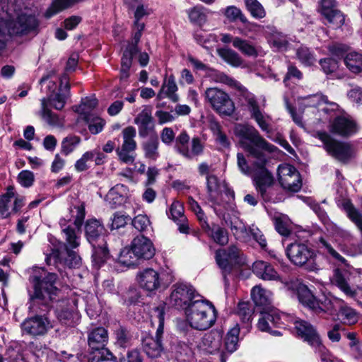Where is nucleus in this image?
Here are the masks:
<instances>
[{"mask_svg": "<svg viewBox=\"0 0 362 362\" xmlns=\"http://www.w3.org/2000/svg\"><path fill=\"white\" fill-rule=\"evenodd\" d=\"M234 132L240 138V146L247 153V158L241 153L237 154L239 170L252 178L256 190L264 201H272L271 187L274 178L267 165L270 159L269 154L275 152L277 148L267 142L252 126L237 124Z\"/></svg>", "mask_w": 362, "mask_h": 362, "instance_id": "f257e3e1", "label": "nucleus"}, {"mask_svg": "<svg viewBox=\"0 0 362 362\" xmlns=\"http://www.w3.org/2000/svg\"><path fill=\"white\" fill-rule=\"evenodd\" d=\"M40 21L36 12L21 8L14 0L0 6V52L6 47L8 37H23L38 31Z\"/></svg>", "mask_w": 362, "mask_h": 362, "instance_id": "f03ea898", "label": "nucleus"}, {"mask_svg": "<svg viewBox=\"0 0 362 362\" xmlns=\"http://www.w3.org/2000/svg\"><path fill=\"white\" fill-rule=\"evenodd\" d=\"M71 216L74 218V226H66V219H61L59 224L62 226V231L65 235V239L67 245L62 251L58 250H53L52 252L47 255L45 261L47 264H62L69 268L76 267L79 265L81 262V257L76 254V252L71 250L68 247L71 249L76 248L80 245V229L85 218V206L83 204L75 206L71 210Z\"/></svg>", "mask_w": 362, "mask_h": 362, "instance_id": "7ed1b4c3", "label": "nucleus"}, {"mask_svg": "<svg viewBox=\"0 0 362 362\" xmlns=\"http://www.w3.org/2000/svg\"><path fill=\"white\" fill-rule=\"evenodd\" d=\"M56 279L55 274L47 273L42 268L35 269V274L30 277L34 286V293L30 296L29 306L33 313L44 312L48 309L49 302L54 300L58 293L54 285Z\"/></svg>", "mask_w": 362, "mask_h": 362, "instance_id": "20e7f679", "label": "nucleus"}, {"mask_svg": "<svg viewBox=\"0 0 362 362\" xmlns=\"http://www.w3.org/2000/svg\"><path fill=\"white\" fill-rule=\"evenodd\" d=\"M187 321L189 325L199 330L210 328L216 320L214 306L207 301L194 300L185 310Z\"/></svg>", "mask_w": 362, "mask_h": 362, "instance_id": "39448f33", "label": "nucleus"}, {"mask_svg": "<svg viewBox=\"0 0 362 362\" xmlns=\"http://www.w3.org/2000/svg\"><path fill=\"white\" fill-rule=\"evenodd\" d=\"M289 260L298 267L304 266L309 271L318 269L315 262V252L304 243L295 242L289 244L286 249Z\"/></svg>", "mask_w": 362, "mask_h": 362, "instance_id": "423d86ee", "label": "nucleus"}, {"mask_svg": "<svg viewBox=\"0 0 362 362\" xmlns=\"http://www.w3.org/2000/svg\"><path fill=\"white\" fill-rule=\"evenodd\" d=\"M316 136L322 142L327 153L339 161L347 163L354 157V149L349 143L337 141L325 132H318Z\"/></svg>", "mask_w": 362, "mask_h": 362, "instance_id": "0eeeda50", "label": "nucleus"}, {"mask_svg": "<svg viewBox=\"0 0 362 362\" xmlns=\"http://www.w3.org/2000/svg\"><path fill=\"white\" fill-rule=\"evenodd\" d=\"M175 151L187 160H192L204 153V144L199 137H190L186 131H182L176 137Z\"/></svg>", "mask_w": 362, "mask_h": 362, "instance_id": "6e6552de", "label": "nucleus"}, {"mask_svg": "<svg viewBox=\"0 0 362 362\" xmlns=\"http://www.w3.org/2000/svg\"><path fill=\"white\" fill-rule=\"evenodd\" d=\"M204 97L206 101L218 114L230 116L233 113V102L223 90L218 88H208L205 90Z\"/></svg>", "mask_w": 362, "mask_h": 362, "instance_id": "1a4fd4ad", "label": "nucleus"}, {"mask_svg": "<svg viewBox=\"0 0 362 362\" xmlns=\"http://www.w3.org/2000/svg\"><path fill=\"white\" fill-rule=\"evenodd\" d=\"M136 280L140 288L150 294H153L160 288L168 286L163 274L152 268H146L139 272Z\"/></svg>", "mask_w": 362, "mask_h": 362, "instance_id": "9d476101", "label": "nucleus"}, {"mask_svg": "<svg viewBox=\"0 0 362 362\" xmlns=\"http://www.w3.org/2000/svg\"><path fill=\"white\" fill-rule=\"evenodd\" d=\"M289 318L285 313H281L276 309H271L261 313L257 327L262 332H267L274 336H278L281 334V332L274 330L273 328L284 327L286 325V321H288Z\"/></svg>", "mask_w": 362, "mask_h": 362, "instance_id": "9b49d317", "label": "nucleus"}, {"mask_svg": "<svg viewBox=\"0 0 362 362\" xmlns=\"http://www.w3.org/2000/svg\"><path fill=\"white\" fill-rule=\"evenodd\" d=\"M194 289L188 284L177 283L173 286L169 304L177 309H186L194 298Z\"/></svg>", "mask_w": 362, "mask_h": 362, "instance_id": "f8f14e48", "label": "nucleus"}, {"mask_svg": "<svg viewBox=\"0 0 362 362\" xmlns=\"http://www.w3.org/2000/svg\"><path fill=\"white\" fill-rule=\"evenodd\" d=\"M279 181L282 187L290 192H298L302 186L300 176L296 168L289 164H282L278 168Z\"/></svg>", "mask_w": 362, "mask_h": 362, "instance_id": "ddd939ff", "label": "nucleus"}, {"mask_svg": "<svg viewBox=\"0 0 362 362\" xmlns=\"http://www.w3.org/2000/svg\"><path fill=\"white\" fill-rule=\"evenodd\" d=\"M23 206V199L16 195L13 187H8L6 192L0 196V216L3 218L17 213Z\"/></svg>", "mask_w": 362, "mask_h": 362, "instance_id": "4468645a", "label": "nucleus"}, {"mask_svg": "<svg viewBox=\"0 0 362 362\" xmlns=\"http://www.w3.org/2000/svg\"><path fill=\"white\" fill-rule=\"evenodd\" d=\"M52 327L45 315H36L25 320L21 324L23 332L35 337L45 334Z\"/></svg>", "mask_w": 362, "mask_h": 362, "instance_id": "2eb2a0df", "label": "nucleus"}, {"mask_svg": "<svg viewBox=\"0 0 362 362\" xmlns=\"http://www.w3.org/2000/svg\"><path fill=\"white\" fill-rule=\"evenodd\" d=\"M240 251L235 246H230L228 250H218L216 252L215 259L219 268L222 270L224 279L226 275L230 272L233 266L239 263Z\"/></svg>", "mask_w": 362, "mask_h": 362, "instance_id": "dca6fc26", "label": "nucleus"}, {"mask_svg": "<svg viewBox=\"0 0 362 362\" xmlns=\"http://www.w3.org/2000/svg\"><path fill=\"white\" fill-rule=\"evenodd\" d=\"M329 130L331 133L348 137L358 131V127L354 120L349 116H337L329 124Z\"/></svg>", "mask_w": 362, "mask_h": 362, "instance_id": "f3484780", "label": "nucleus"}, {"mask_svg": "<svg viewBox=\"0 0 362 362\" xmlns=\"http://www.w3.org/2000/svg\"><path fill=\"white\" fill-rule=\"evenodd\" d=\"M60 85L57 92L49 94L47 98V105H50L56 110H61L66 104L69 96L70 84L67 74H63L59 78Z\"/></svg>", "mask_w": 362, "mask_h": 362, "instance_id": "a211bd4d", "label": "nucleus"}, {"mask_svg": "<svg viewBox=\"0 0 362 362\" xmlns=\"http://www.w3.org/2000/svg\"><path fill=\"white\" fill-rule=\"evenodd\" d=\"M240 327L236 324L230 328L222 342V353L220 356L221 362H226L228 356L234 353L239 346V334Z\"/></svg>", "mask_w": 362, "mask_h": 362, "instance_id": "6ab92c4d", "label": "nucleus"}, {"mask_svg": "<svg viewBox=\"0 0 362 362\" xmlns=\"http://www.w3.org/2000/svg\"><path fill=\"white\" fill-rule=\"evenodd\" d=\"M131 250L137 258L149 259L155 255V247L150 239L138 235L132 242Z\"/></svg>", "mask_w": 362, "mask_h": 362, "instance_id": "aec40b11", "label": "nucleus"}, {"mask_svg": "<svg viewBox=\"0 0 362 362\" xmlns=\"http://www.w3.org/2000/svg\"><path fill=\"white\" fill-rule=\"evenodd\" d=\"M134 124L138 126L139 136L143 138L146 137L154 128L152 107L143 106L141 111L134 118Z\"/></svg>", "mask_w": 362, "mask_h": 362, "instance_id": "412c9836", "label": "nucleus"}, {"mask_svg": "<svg viewBox=\"0 0 362 362\" xmlns=\"http://www.w3.org/2000/svg\"><path fill=\"white\" fill-rule=\"evenodd\" d=\"M296 332L312 346H320V337L315 329L308 322L296 320L293 322Z\"/></svg>", "mask_w": 362, "mask_h": 362, "instance_id": "4be33fe9", "label": "nucleus"}, {"mask_svg": "<svg viewBox=\"0 0 362 362\" xmlns=\"http://www.w3.org/2000/svg\"><path fill=\"white\" fill-rule=\"evenodd\" d=\"M344 304V301L333 296H325L317 300V305H315L313 311L318 314L327 313L333 315L337 313L339 308Z\"/></svg>", "mask_w": 362, "mask_h": 362, "instance_id": "5701e85b", "label": "nucleus"}, {"mask_svg": "<svg viewBox=\"0 0 362 362\" xmlns=\"http://www.w3.org/2000/svg\"><path fill=\"white\" fill-rule=\"evenodd\" d=\"M207 191H208V200L212 204L216 213H222L221 209L218 206L222 205L220 197L222 196L221 186L218 182L217 177L213 175H207L206 177Z\"/></svg>", "mask_w": 362, "mask_h": 362, "instance_id": "b1692460", "label": "nucleus"}, {"mask_svg": "<svg viewBox=\"0 0 362 362\" xmlns=\"http://www.w3.org/2000/svg\"><path fill=\"white\" fill-rule=\"evenodd\" d=\"M253 273L264 281H281V277L274 267L267 262L259 260L252 265Z\"/></svg>", "mask_w": 362, "mask_h": 362, "instance_id": "393cba45", "label": "nucleus"}, {"mask_svg": "<svg viewBox=\"0 0 362 362\" xmlns=\"http://www.w3.org/2000/svg\"><path fill=\"white\" fill-rule=\"evenodd\" d=\"M169 218L173 220L178 226L180 233L187 234L189 233L187 220L184 215V207L181 202L175 201L171 204L169 211L167 212Z\"/></svg>", "mask_w": 362, "mask_h": 362, "instance_id": "a878e982", "label": "nucleus"}, {"mask_svg": "<svg viewBox=\"0 0 362 362\" xmlns=\"http://www.w3.org/2000/svg\"><path fill=\"white\" fill-rule=\"evenodd\" d=\"M349 274L346 271L337 269L331 278L332 283L337 286L345 295L354 297L356 295V290L349 284Z\"/></svg>", "mask_w": 362, "mask_h": 362, "instance_id": "bb28decb", "label": "nucleus"}, {"mask_svg": "<svg viewBox=\"0 0 362 362\" xmlns=\"http://www.w3.org/2000/svg\"><path fill=\"white\" fill-rule=\"evenodd\" d=\"M107 341V331L103 327L93 329L88 334V343L93 351H96L105 346Z\"/></svg>", "mask_w": 362, "mask_h": 362, "instance_id": "cd10ccee", "label": "nucleus"}, {"mask_svg": "<svg viewBox=\"0 0 362 362\" xmlns=\"http://www.w3.org/2000/svg\"><path fill=\"white\" fill-rule=\"evenodd\" d=\"M177 86L173 76H170L162 84L160 91L157 94V99L162 100L165 98H169L172 102L176 103L179 100V96L176 93Z\"/></svg>", "mask_w": 362, "mask_h": 362, "instance_id": "c85d7f7f", "label": "nucleus"}, {"mask_svg": "<svg viewBox=\"0 0 362 362\" xmlns=\"http://www.w3.org/2000/svg\"><path fill=\"white\" fill-rule=\"evenodd\" d=\"M202 228L216 243L224 245L228 242L227 231L218 225L210 227L206 220L202 223Z\"/></svg>", "mask_w": 362, "mask_h": 362, "instance_id": "c756f323", "label": "nucleus"}, {"mask_svg": "<svg viewBox=\"0 0 362 362\" xmlns=\"http://www.w3.org/2000/svg\"><path fill=\"white\" fill-rule=\"evenodd\" d=\"M85 232L88 241L91 245H93L103 234L104 227L100 221L95 218H91L88 220L86 223Z\"/></svg>", "mask_w": 362, "mask_h": 362, "instance_id": "7c9ffc66", "label": "nucleus"}, {"mask_svg": "<svg viewBox=\"0 0 362 362\" xmlns=\"http://www.w3.org/2000/svg\"><path fill=\"white\" fill-rule=\"evenodd\" d=\"M67 302H62L59 308H57V317L62 324L67 326H73L78 320V314L74 311V306L64 308L67 305Z\"/></svg>", "mask_w": 362, "mask_h": 362, "instance_id": "2f4dec72", "label": "nucleus"}, {"mask_svg": "<svg viewBox=\"0 0 362 362\" xmlns=\"http://www.w3.org/2000/svg\"><path fill=\"white\" fill-rule=\"evenodd\" d=\"M142 348L148 357L157 358L163 351L161 340L152 336H146L142 340Z\"/></svg>", "mask_w": 362, "mask_h": 362, "instance_id": "473e14b6", "label": "nucleus"}, {"mask_svg": "<svg viewBox=\"0 0 362 362\" xmlns=\"http://www.w3.org/2000/svg\"><path fill=\"white\" fill-rule=\"evenodd\" d=\"M251 298L257 306H267L272 303V293L261 285H257L251 290Z\"/></svg>", "mask_w": 362, "mask_h": 362, "instance_id": "72a5a7b5", "label": "nucleus"}, {"mask_svg": "<svg viewBox=\"0 0 362 362\" xmlns=\"http://www.w3.org/2000/svg\"><path fill=\"white\" fill-rule=\"evenodd\" d=\"M127 192L128 189L125 185L122 184H117L111 188L107 194L106 201L112 207H116L124 202V197L127 194Z\"/></svg>", "mask_w": 362, "mask_h": 362, "instance_id": "f704fd0d", "label": "nucleus"}, {"mask_svg": "<svg viewBox=\"0 0 362 362\" xmlns=\"http://www.w3.org/2000/svg\"><path fill=\"white\" fill-rule=\"evenodd\" d=\"M40 115L42 119L45 120L49 126L62 127L64 121L57 114L50 110L47 105V99H41V110Z\"/></svg>", "mask_w": 362, "mask_h": 362, "instance_id": "c9c22d12", "label": "nucleus"}, {"mask_svg": "<svg viewBox=\"0 0 362 362\" xmlns=\"http://www.w3.org/2000/svg\"><path fill=\"white\" fill-rule=\"evenodd\" d=\"M221 339V334L217 332L206 334L204 338V344L208 352L212 354L219 353L221 356L222 353Z\"/></svg>", "mask_w": 362, "mask_h": 362, "instance_id": "e433bc0d", "label": "nucleus"}, {"mask_svg": "<svg viewBox=\"0 0 362 362\" xmlns=\"http://www.w3.org/2000/svg\"><path fill=\"white\" fill-rule=\"evenodd\" d=\"M344 62L353 74H362V52H351L346 54Z\"/></svg>", "mask_w": 362, "mask_h": 362, "instance_id": "4c0bfd02", "label": "nucleus"}, {"mask_svg": "<svg viewBox=\"0 0 362 362\" xmlns=\"http://www.w3.org/2000/svg\"><path fill=\"white\" fill-rule=\"evenodd\" d=\"M249 105L252 117L255 119L256 122L262 131L269 132L270 130L269 124L267 121L269 119V117H265L261 112L257 103L254 100H250Z\"/></svg>", "mask_w": 362, "mask_h": 362, "instance_id": "58836bf2", "label": "nucleus"}, {"mask_svg": "<svg viewBox=\"0 0 362 362\" xmlns=\"http://www.w3.org/2000/svg\"><path fill=\"white\" fill-rule=\"evenodd\" d=\"M296 291L298 300L313 310L315 305H317V299L308 288L300 284L296 287Z\"/></svg>", "mask_w": 362, "mask_h": 362, "instance_id": "ea45409f", "label": "nucleus"}, {"mask_svg": "<svg viewBox=\"0 0 362 362\" xmlns=\"http://www.w3.org/2000/svg\"><path fill=\"white\" fill-rule=\"evenodd\" d=\"M93 247V254L92 255L93 262L96 267H100L108 258L109 252L106 247V241L102 238L101 244L97 246L92 245Z\"/></svg>", "mask_w": 362, "mask_h": 362, "instance_id": "a19ab883", "label": "nucleus"}, {"mask_svg": "<svg viewBox=\"0 0 362 362\" xmlns=\"http://www.w3.org/2000/svg\"><path fill=\"white\" fill-rule=\"evenodd\" d=\"M218 214L223 216L226 225L230 226L232 233L236 238H241L244 236L246 229L241 220L235 216L228 217L223 211L221 214Z\"/></svg>", "mask_w": 362, "mask_h": 362, "instance_id": "79ce46f5", "label": "nucleus"}, {"mask_svg": "<svg viewBox=\"0 0 362 362\" xmlns=\"http://www.w3.org/2000/svg\"><path fill=\"white\" fill-rule=\"evenodd\" d=\"M218 54L226 63L233 66L238 67L244 64V60L239 54L231 49H218Z\"/></svg>", "mask_w": 362, "mask_h": 362, "instance_id": "37998d69", "label": "nucleus"}, {"mask_svg": "<svg viewBox=\"0 0 362 362\" xmlns=\"http://www.w3.org/2000/svg\"><path fill=\"white\" fill-rule=\"evenodd\" d=\"M233 47L247 57H257L258 56V49L249 41L240 37H235L234 38Z\"/></svg>", "mask_w": 362, "mask_h": 362, "instance_id": "c03bdc74", "label": "nucleus"}, {"mask_svg": "<svg viewBox=\"0 0 362 362\" xmlns=\"http://www.w3.org/2000/svg\"><path fill=\"white\" fill-rule=\"evenodd\" d=\"M338 311L339 319L344 324L354 325L358 320V313L352 308L344 305V303L339 308Z\"/></svg>", "mask_w": 362, "mask_h": 362, "instance_id": "a18cd8bd", "label": "nucleus"}, {"mask_svg": "<svg viewBox=\"0 0 362 362\" xmlns=\"http://www.w3.org/2000/svg\"><path fill=\"white\" fill-rule=\"evenodd\" d=\"M342 206L348 217L356 224L362 234V214L349 200L344 201Z\"/></svg>", "mask_w": 362, "mask_h": 362, "instance_id": "49530a36", "label": "nucleus"}, {"mask_svg": "<svg viewBox=\"0 0 362 362\" xmlns=\"http://www.w3.org/2000/svg\"><path fill=\"white\" fill-rule=\"evenodd\" d=\"M123 143L120 148L134 151L136 148V142L134 140L136 136V129L129 126L122 130Z\"/></svg>", "mask_w": 362, "mask_h": 362, "instance_id": "de8ad7c7", "label": "nucleus"}, {"mask_svg": "<svg viewBox=\"0 0 362 362\" xmlns=\"http://www.w3.org/2000/svg\"><path fill=\"white\" fill-rule=\"evenodd\" d=\"M276 231L284 236L289 235L291 230V221L286 215L280 214L274 218Z\"/></svg>", "mask_w": 362, "mask_h": 362, "instance_id": "09e8293b", "label": "nucleus"}, {"mask_svg": "<svg viewBox=\"0 0 362 362\" xmlns=\"http://www.w3.org/2000/svg\"><path fill=\"white\" fill-rule=\"evenodd\" d=\"M237 314L245 325V328L248 329L250 326V321L253 314V308L248 302H240L238 305Z\"/></svg>", "mask_w": 362, "mask_h": 362, "instance_id": "8fccbe9b", "label": "nucleus"}, {"mask_svg": "<svg viewBox=\"0 0 362 362\" xmlns=\"http://www.w3.org/2000/svg\"><path fill=\"white\" fill-rule=\"evenodd\" d=\"M159 142L157 138H151L142 144L144 156L146 158L156 160L159 157Z\"/></svg>", "mask_w": 362, "mask_h": 362, "instance_id": "3c124183", "label": "nucleus"}, {"mask_svg": "<svg viewBox=\"0 0 362 362\" xmlns=\"http://www.w3.org/2000/svg\"><path fill=\"white\" fill-rule=\"evenodd\" d=\"M57 80L56 71L54 70L49 71L47 75L42 76L40 80L42 87L45 86L47 89V96L58 91L59 86L58 87L57 84Z\"/></svg>", "mask_w": 362, "mask_h": 362, "instance_id": "603ef678", "label": "nucleus"}, {"mask_svg": "<svg viewBox=\"0 0 362 362\" xmlns=\"http://www.w3.org/2000/svg\"><path fill=\"white\" fill-rule=\"evenodd\" d=\"M83 119L92 134H98L101 132L105 124V121L103 119L95 115H87L83 117Z\"/></svg>", "mask_w": 362, "mask_h": 362, "instance_id": "864d4df0", "label": "nucleus"}, {"mask_svg": "<svg viewBox=\"0 0 362 362\" xmlns=\"http://www.w3.org/2000/svg\"><path fill=\"white\" fill-rule=\"evenodd\" d=\"M98 105V100L94 96L86 97L81 100V104L76 107V112L84 117L87 115H90V112L96 107Z\"/></svg>", "mask_w": 362, "mask_h": 362, "instance_id": "5fc2aeb1", "label": "nucleus"}, {"mask_svg": "<svg viewBox=\"0 0 362 362\" xmlns=\"http://www.w3.org/2000/svg\"><path fill=\"white\" fill-rule=\"evenodd\" d=\"M327 96L321 93H317L301 98L300 100L301 103L305 106L315 107L320 109L323 105V103L327 102Z\"/></svg>", "mask_w": 362, "mask_h": 362, "instance_id": "6e6d98bb", "label": "nucleus"}, {"mask_svg": "<svg viewBox=\"0 0 362 362\" xmlns=\"http://www.w3.org/2000/svg\"><path fill=\"white\" fill-rule=\"evenodd\" d=\"M153 322H157L158 324L156 336L154 338H158L161 340L162 335L163 334V326H164V310L163 307H156L153 310Z\"/></svg>", "mask_w": 362, "mask_h": 362, "instance_id": "4d7b16f0", "label": "nucleus"}, {"mask_svg": "<svg viewBox=\"0 0 362 362\" xmlns=\"http://www.w3.org/2000/svg\"><path fill=\"white\" fill-rule=\"evenodd\" d=\"M319 112L321 115H323L325 119H328L329 117L339 116L338 114L340 113V109L336 103L329 102L327 98V102L323 103V105L320 107L319 109Z\"/></svg>", "mask_w": 362, "mask_h": 362, "instance_id": "13d9d810", "label": "nucleus"}, {"mask_svg": "<svg viewBox=\"0 0 362 362\" xmlns=\"http://www.w3.org/2000/svg\"><path fill=\"white\" fill-rule=\"evenodd\" d=\"M81 139L77 136H69L65 137L62 142V153L67 156L74 151L80 144Z\"/></svg>", "mask_w": 362, "mask_h": 362, "instance_id": "bf43d9fd", "label": "nucleus"}, {"mask_svg": "<svg viewBox=\"0 0 362 362\" xmlns=\"http://www.w3.org/2000/svg\"><path fill=\"white\" fill-rule=\"evenodd\" d=\"M116 344L121 347H126L130 344L132 336L129 332L123 327H119L115 331Z\"/></svg>", "mask_w": 362, "mask_h": 362, "instance_id": "052dcab7", "label": "nucleus"}, {"mask_svg": "<svg viewBox=\"0 0 362 362\" xmlns=\"http://www.w3.org/2000/svg\"><path fill=\"white\" fill-rule=\"evenodd\" d=\"M246 7L251 15L255 18H262L265 16V11L257 0H245Z\"/></svg>", "mask_w": 362, "mask_h": 362, "instance_id": "680f3d73", "label": "nucleus"}, {"mask_svg": "<svg viewBox=\"0 0 362 362\" xmlns=\"http://www.w3.org/2000/svg\"><path fill=\"white\" fill-rule=\"evenodd\" d=\"M298 59L305 66H311L316 62L314 54L305 47H300L296 52Z\"/></svg>", "mask_w": 362, "mask_h": 362, "instance_id": "e2e57ef3", "label": "nucleus"}, {"mask_svg": "<svg viewBox=\"0 0 362 362\" xmlns=\"http://www.w3.org/2000/svg\"><path fill=\"white\" fill-rule=\"evenodd\" d=\"M209 76L216 83H221L233 86L235 85V81L223 72L214 69H209Z\"/></svg>", "mask_w": 362, "mask_h": 362, "instance_id": "0e129e2a", "label": "nucleus"}, {"mask_svg": "<svg viewBox=\"0 0 362 362\" xmlns=\"http://www.w3.org/2000/svg\"><path fill=\"white\" fill-rule=\"evenodd\" d=\"M320 243L321 244V249L323 250L325 254L329 255L334 260L345 264L346 259L337 252L328 242L321 238Z\"/></svg>", "mask_w": 362, "mask_h": 362, "instance_id": "69168bd1", "label": "nucleus"}, {"mask_svg": "<svg viewBox=\"0 0 362 362\" xmlns=\"http://www.w3.org/2000/svg\"><path fill=\"white\" fill-rule=\"evenodd\" d=\"M225 16L230 21H240L242 23H247L246 17L242 13V11L238 8L234 6H228L225 9Z\"/></svg>", "mask_w": 362, "mask_h": 362, "instance_id": "338daca9", "label": "nucleus"}, {"mask_svg": "<svg viewBox=\"0 0 362 362\" xmlns=\"http://www.w3.org/2000/svg\"><path fill=\"white\" fill-rule=\"evenodd\" d=\"M187 13L192 22L201 24L206 21V13L202 6H194L189 9Z\"/></svg>", "mask_w": 362, "mask_h": 362, "instance_id": "774afa93", "label": "nucleus"}]
</instances>
